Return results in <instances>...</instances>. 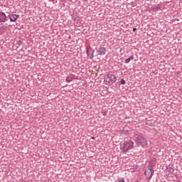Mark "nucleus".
Segmentation results:
<instances>
[{"instance_id": "1", "label": "nucleus", "mask_w": 182, "mask_h": 182, "mask_svg": "<svg viewBox=\"0 0 182 182\" xmlns=\"http://www.w3.org/2000/svg\"><path fill=\"white\" fill-rule=\"evenodd\" d=\"M117 80V77H116L115 75L108 74L105 76L104 83L107 86H109V85H113V83H116Z\"/></svg>"}, {"instance_id": "2", "label": "nucleus", "mask_w": 182, "mask_h": 182, "mask_svg": "<svg viewBox=\"0 0 182 182\" xmlns=\"http://www.w3.org/2000/svg\"><path fill=\"white\" fill-rule=\"evenodd\" d=\"M134 140L137 144H140L141 147H146L148 144L147 140L141 135L135 134L134 136Z\"/></svg>"}, {"instance_id": "3", "label": "nucleus", "mask_w": 182, "mask_h": 182, "mask_svg": "<svg viewBox=\"0 0 182 182\" xmlns=\"http://www.w3.org/2000/svg\"><path fill=\"white\" fill-rule=\"evenodd\" d=\"M134 147V142L129 140L124 142V144H122V147H121V150H122L124 153H127L129 150H132Z\"/></svg>"}, {"instance_id": "4", "label": "nucleus", "mask_w": 182, "mask_h": 182, "mask_svg": "<svg viewBox=\"0 0 182 182\" xmlns=\"http://www.w3.org/2000/svg\"><path fill=\"white\" fill-rule=\"evenodd\" d=\"M153 173H154V169L151 166H148L144 171L145 177L146 178H151L153 176Z\"/></svg>"}, {"instance_id": "5", "label": "nucleus", "mask_w": 182, "mask_h": 182, "mask_svg": "<svg viewBox=\"0 0 182 182\" xmlns=\"http://www.w3.org/2000/svg\"><path fill=\"white\" fill-rule=\"evenodd\" d=\"M96 50L97 55H99L100 56H105V55H106L107 50L105 47L100 46L96 48Z\"/></svg>"}, {"instance_id": "6", "label": "nucleus", "mask_w": 182, "mask_h": 182, "mask_svg": "<svg viewBox=\"0 0 182 182\" xmlns=\"http://www.w3.org/2000/svg\"><path fill=\"white\" fill-rule=\"evenodd\" d=\"M94 53H95V50L92 49V48H89L87 49V55L89 57V59H93L94 58Z\"/></svg>"}, {"instance_id": "7", "label": "nucleus", "mask_w": 182, "mask_h": 182, "mask_svg": "<svg viewBox=\"0 0 182 182\" xmlns=\"http://www.w3.org/2000/svg\"><path fill=\"white\" fill-rule=\"evenodd\" d=\"M6 21V14L5 13L0 11V23H2Z\"/></svg>"}, {"instance_id": "8", "label": "nucleus", "mask_w": 182, "mask_h": 182, "mask_svg": "<svg viewBox=\"0 0 182 182\" xmlns=\"http://www.w3.org/2000/svg\"><path fill=\"white\" fill-rule=\"evenodd\" d=\"M9 18L11 22H16V19H18V15L9 14Z\"/></svg>"}, {"instance_id": "9", "label": "nucleus", "mask_w": 182, "mask_h": 182, "mask_svg": "<svg viewBox=\"0 0 182 182\" xmlns=\"http://www.w3.org/2000/svg\"><path fill=\"white\" fill-rule=\"evenodd\" d=\"M133 59H134V55H131L125 60L124 63H129L131 60H133Z\"/></svg>"}, {"instance_id": "10", "label": "nucleus", "mask_w": 182, "mask_h": 182, "mask_svg": "<svg viewBox=\"0 0 182 182\" xmlns=\"http://www.w3.org/2000/svg\"><path fill=\"white\" fill-rule=\"evenodd\" d=\"M120 83H121L122 85H126V81L124 80V79H121Z\"/></svg>"}, {"instance_id": "11", "label": "nucleus", "mask_w": 182, "mask_h": 182, "mask_svg": "<svg viewBox=\"0 0 182 182\" xmlns=\"http://www.w3.org/2000/svg\"><path fill=\"white\" fill-rule=\"evenodd\" d=\"M119 182H126L124 179H121L119 181Z\"/></svg>"}, {"instance_id": "12", "label": "nucleus", "mask_w": 182, "mask_h": 182, "mask_svg": "<svg viewBox=\"0 0 182 182\" xmlns=\"http://www.w3.org/2000/svg\"><path fill=\"white\" fill-rule=\"evenodd\" d=\"M4 28V26L0 27V28Z\"/></svg>"}]
</instances>
